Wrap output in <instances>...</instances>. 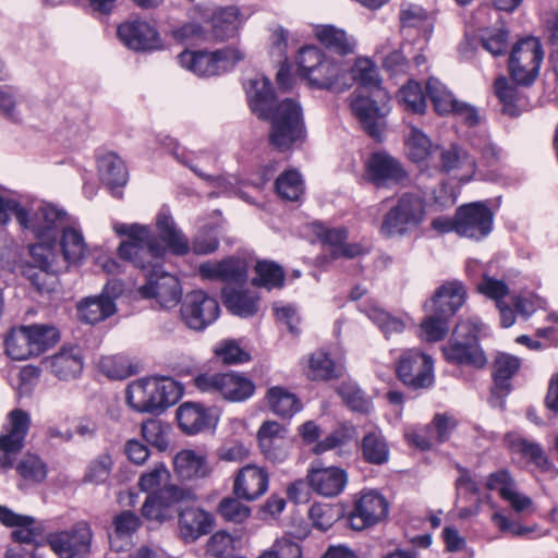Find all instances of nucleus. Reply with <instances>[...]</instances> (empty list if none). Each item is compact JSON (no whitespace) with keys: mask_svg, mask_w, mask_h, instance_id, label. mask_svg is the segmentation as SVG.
Wrapping results in <instances>:
<instances>
[{"mask_svg":"<svg viewBox=\"0 0 558 558\" xmlns=\"http://www.w3.org/2000/svg\"><path fill=\"white\" fill-rule=\"evenodd\" d=\"M114 231L128 236L118 248L119 256L146 272L147 281L140 287V294L155 299L161 307H174L182 299V288L175 276L161 270L165 248L151 231L137 223H117Z\"/></svg>","mask_w":558,"mask_h":558,"instance_id":"nucleus-1","label":"nucleus"},{"mask_svg":"<svg viewBox=\"0 0 558 558\" xmlns=\"http://www.w3.org/2000/svg\"><path fill=\"white\" fill-rule=\"evenodd\" d=\"M247 99L251 110L259 119L270 120L269 144L279 151H287L305 140L303 112L299 102L287 98L275 108L271 83L264 76L247 82Z\"/></svg>","mask_w":558,"mask_h":558,"instance_id":"nucleus-2","label":"nucleus"},{"mask_svg":"<svg viewBox=\"0 0 558 558\" xmlns=\"http://www.w3.org/2000/svg\"><path fill=\"white\" fill-rule=\"evenodd\" d=\"M179 398L175 383L166 377L141 378L131 383L128 403L141 413H157L174 404Z\"/></svg>","mask_w":558,"mask_h":558,"instance_id":"nucleus-3","label":"nucleus"},{"mask_svg":"<svg viewBox=\"0 0 558 558\" xmlns=\"http://www.w3.org/2000/svg\"><path fill=\"white\" fill-rule=\"evenodd\" d=\"M481 324L475 318L460 320L446 345L442 354L447 362L475 368L486 366L488 360L478 343Z\"/></svg>","mask_w":558,"mask_h":558,"instance_id":"nucleus-4","label":"nucleus"},{"mask_svg":"<svg viewBox=\"0 0 558 558\" xmlns=\"http://www.w3.org/2000/svg\"><path fill=\"white\" fill-rule=\"evenodd\" d=\"M66 221V213L52 204L35 201L23 205L17 222L38 240H56L57 230Z\"/></svg>","mask_w":558,"mask_h":558,"instance_id":"nucleus-5","label":"nucleus"},{"mask_svg":"<svg viewBox=\"0 0 558 558\" xmlns=\"http://www.w3.org/2000/svg\"><path fill=\"white\" fill-rule=\"evenodd\" d=\"M543 58L544 51L537 38L526 37L519 40L509 56L512 80L519 85H531L538 76Z\"/></svg>","mask_w":558,"mask_h":558,"instance_id":"nucleus-6","label":"nucleus"},{"mask_svg":"<svg viewBox=\"0 0 558 558\" xmlns=\"http://www.w3.org/2000/svg\"><path fill=\"white\" fill-rule=\"evenodd\" d=\"M194 385L203 392L219 393L226 400L241 402L253 396L255 385L234 373H204L194 378Z\"/></svg>","mask_w":558,"mask_h":558,"instance_id":"nucleus-7","label":"nucleus"},{"mask_svg":"<svg viewBox=\"0 0 558 558\" xmlns=\"http://www.w3.org/2000/svg\"><path fill=\"white\" fill-rule=\"evenodd\" d=\"M396 374L402 384L414 390L427 389L435 380L434 361L418 350H408L400 355Z\"/></svg>","mask_w":558,"mask_h":558,"instance_id":"nucleus-8","label":"nucleus"},{"mask_svg":"<svg viewBox=\"0 0 558 558\" xmlns=\"http://www.w3.org/2000/svg\"><path fill=\"white\" fill-rule=\"evenodd\" d=\"M219 313L217 300L202 290L190 291L182 299L180 316L189 329L205 330L218 318Z\"/></svg>","mask_w":558,"mask_h":558,"instance_id":"nucleus-9","label":"nucleus"},{"mask_svg":"<svg viewBox=\"0 0 558 558\" xmlns=\"http://www.w3.org/2000/svg\"><path fill=\"white\" fill-rule=\"evenodd\" d=\"M93 531L88 523L81 521L72 527L50 533L47 542L59 558H88Z\"/></svg>","mask_w":558,"mask_h":558,"instance_id":"nucleus-10","label":"nucleus"},{"mask_svg":"<svg viewBox=\"0 0 558 558\" xmlns=\"http://www.w3.org/2000/svg\"><path fill=\"white\" fill-rule=\"evenodd\" d=\"M425 214V199L417 193H404L386 215V227L390 233L402 234L420 226Z\"/></svg>","mask_w":558,"mask_h":558,"instance_id":"nucleus-11","label":"nucleus"},{"mask_svg":"<svg viewBox=\"0 0 558 558\" xmlns=\"http://www.w3.org/2000/svg\"><path fill=\"white\" fill-rule=\"evenodd\" d=\"M31 416L21 409H14L8 414V422L3 426L0 436V466L10 469L13 465L12 456L16 454L24 447L25 437L29 430Z\"/></svg>","mask_w":558,"mask_h":558,"instance_id":"nucleus-12","label":"nucleus"},{"mask_svg":"<svg viewBox=\"0 0 558 558\" xmlns=\"http://www.w3.org/2000/svg\"><path fill=\"white\" fill-rule=\"evenodd\" d=\"M457 234L473 240L486 238L493 230L494 214L482 202H474L457 209Z\"/></svg>","mask_w":558,"mask_h":558,"instance_id":"nucleus-13","label":"nucleus"},{"mask_svg":"<svg viewBox=\"0 0 558 558\" xmlns=\"http://www.w3.org/2000/svg\"><path fill=\"white\" fill-rule=\"evenodd\" d=\"M194 499L195 495L191 489L168 485L147 496L142 514L149 521L163 522L172 517L173 505Z\"/></svg>","mask_w":558,"mask_h":558,"instance_id":"nucleus-14","label":"nucleus"},{"mask_svg":"<svg viewBox=\"0 0 558 558\" xmlns=\"http://www.w3.org/2000/svg\"><path fill=\"white\" fill-rule=\"evenodd\" d=\"M308 488L315 494L332 498L340 495L348 484V473L338 466H325L317 461L312 463L306 474Z\"/></svg>","mask_w":558,"mask_h":558,"instance_id":"nucleus-15","label":"nucleus"},{"mask_svg":"<svg viewBox=\"0 0 558 558\" xmlns=\"http://www.w3.org/2000/svg\"><path fill=\"white\" fill-rule=\"evenodd\" d=\"M384 513V497L376 489L362 494L347 517L348 525L353 531H363L375 525Z\"/></svg>","mask_w":558,"mask_h":558,"instance_id":"nucleus-16","label":"nucleus"},{"mask_svg":"<svg viewBox=\"0 0 558 558\" xmlns=\"http://www.w3.org/2000/svg\"><path fill=\"white\" fill-rule=\"evenodd\" d=\"M117 34L128 48L135 51L153 50L160 46L157 31L146 21H126L119 25Z\"/></svg>","mask_w":558,"mask_h":558,"instance_id":"nucleus-17","label":"nucleus"},{"mask_svg":"<svg viewBox=\"0 0 558 558\" xmlns=\"http://www.w3.org/2000/svg\"><path fill=\"white\" fill-rule=\"evenodd\" d=\"M466 290L461 281L453 280L441 284L424 305L426 311L452 317L465 303Z\"/></svg>","mask_w":558,"mask_h":558,"instance_id":"nucleus-18","label":"nucleus"},{"mask_svg":"<svg viewBox=\"0 0 558 558\" xmlns=\"http://www.w3.org/2000/svg\"><path fill=\"white\" fill-rule=\"evenodd\" d=\"M199 276L206 280H219L227 284H243L247 279L245 263L229 257L219 262L208 260L199 265Z\"/></svg>","mask_w":558,"mask_h":558,"instance_id":"nucleus-19","label":"nucleus"},{"mask_svg":"<svg viewBox=\"0 0 558 558\" xmlns=\"http://www.w3.org/2000/svg\"><path fill=\"white\" fill-rule=\"evenodd\" d=\"M268 482V473L264 469L248 464L239 471L234 480L233 493L238 498L255 500L266 493Z\"/></svg>","mask_w":558,"mask_h":558,"instance_id":"nucleus-20","label":"nucleus"},{"mask_svg":"<svg viewBox=\"0 0 558 558\" xmlns=\"http://www.w3.org/2000/svg\"><path fill=\"white\" fill-rule=\"evenodd\" d=\"M487 487L497 490L517 513L533 511L532 499L517 490L514 481L508 471L500 470L490 474L487 480Z\"/></svg>","mask_w":558,"mask_h":558,"instance_id":"nucleus-21","label":"nucleus"},{"mask_svg":"<svg viewBox=\"0 0 558 558\" xmlns=\"http://www.w3.org/2000/svg\"><path fill=\"white\" fill-rule=\"evenodd\" d=\"M350 108L363 130L375 141L380 142L381 113L378 104L367 96L352 95Z\"/></svg>","mask_w":558,"mask_h":558,"instance_id":"nucleus-22","label":"nucleus"},{"mask_svg":"<svg viewBox=\"0 0 558 558\" xmlns=\"http://www.w3.org/2000/svg\"><path fill=\"white\" fill-rule=\"evenodd\" d=\"M147 228L151 231L153 234H155L149 227ZM156 229L158 231L159 239L163 242L165 245H162L157 238L155 239L165 248V252L168 250L178 256L186 255L190 252L191 246L189 239L178 228L171 216L165 213L158 214L156 218Z\"/></svg>","mask_w":558,"mask_h":558,"instance_id":"nucleus-23","label":"nucleus"},{"mask_svg":"<svg viewBox=\"0 0 558 558\" xmlns=\"http://www.w3.org/2000/svg\"><path fill=\"white\" fill-rule=\"evenodd\" d=\"M147 228L151 231L153 234H155L149 227ZM156 229L158 231L159 239L163 242L165 245H162L157 238L155 239L165 248V252L168 250L178 256L186 255L190 252L191 246L189 239L178 228L171 216L165 213L158 214L156 218Z\"/></svg>","mask_w":558,"mask_h":558,"instance_id":"nucleus-24","label":"nucleus"},{"mask_svg":"<svg viewBox=\"0 0 558 558\" xmlns=\"http://www.w3.org/2000/svg\"><path fill=\"white\" fill-rule=\"evenodd\" d=\"M177 418L181 429L190 435L210 429L217 423V417L208 409L192 402L179 407Z\"/></svg>","mask_w":558,"mask_h":558,"instance_id":"nucleus-25","label":"nucleus"},{"mask_svg":"<svg viewBox=\"0 0 558 558\" xmlns=\"http://www.w3.org/2000/svg\"><path fill=\"white\" fill-rule=\"evenodd\" d=\"M211 513L199 508L186 507L179 512V530L183 539L191 542L208 534L214 526Z\"/></svg>","mask_w":558,"mask_h":558,"instance_id":"nucleus-26","label":"nucleus"},{"mask_svg":"<svg viewBox=\"0 0 558 558\" xmlns=\"http://www.w3.org/2000/svg\"><path fill=\"white\" fill-rule=\"evenodd\" d=\"M46 368L60 379L75 378L83 369V357L77 347L62 348L58 353L44 360Z\"/></svg>","mask_w":558,"mask_h":558,"instance_id":"nucleus-27","label":"nucleus"},{"mask_svg":"<svg viewBox=\"0 0 558 558\" xmlns=\"http://www.w3.org/2000/svg\"><path fill=\"white\" fill-rule=\"evenodd\" d=\"M173 465L175 474L182 480L206 478L211 473L207 458L190 449L178 452L173 459Z\"/></svg>","mask_w":558,"mask_h":558,"instance_id":"nucleus-28","label":"nucleus"},{"mask_svg":"<svg viewBox=\"0 0 558 558\" xmlns=\"http://www.w3.org/2000/svg\"><path fill=\"white\" fill-rule=\"evenodd\" d=\"M78 317L86 324H97L117 312L110 295H95L83 299L77 305Z\"/></svg>","mask_w":558,"mask_h":558,"instance_id":"nucleus-29","label":"nucleus"},{"mask_svg":"<svg viewBox=\"0 0 558 558\" xmlns=\"http://www.w3.org/2000/svg\"><path fill=\"white\" fill-rule=\"evenodd\" d=\"M435 157L439 159L436 167L442 172L465 169L466 173L472 175L475 171V160L458 145H451L448 148L436 146Z\"/></svg>","mask_w":558,"mask_h":558,"instance_id":"nucleus-30","label":"nucleus"},{"mask_svg":"<svg viewBox=\"0 0 558 558\" xmlns=\"http://www.w3.org/2000/svg\"><path fill=\"white\" fill-rule=\"evenodd\" d=\"M0 522L14 529L11 533V537L15 542L31 544L35 541L37 533L34 527V518L17 514L11 509L0 506Z\"/></svg>","mask_w":558,"mask_h":558,"instance_id":"nucleus-31","label":"nucleus"},{"mask_svg":"<svg viewBox=\"0 0 558 558\" xmlns=\"http://www.w3.org/2000/svg\"><path fill=\"white\" fill-rule=\"evenodd\" d=\"M222 296L226 306L241 317L252 316L258 310V298L254 293L234 288L232 284H227L222 289Z\"/></svg>","mask_w":558,"mask_h":558,"instance_id":"nucleus-32","label":"nucleus"},{"mask_svg":"<svg viewBox=\"0 0 558 558\" xmlns=\"http://www.w3.org/2000/svg\"><path fill=\"white\" fill-rule=\"evenodd\" d=\"M266 400L269 409L278 416L289 418L301 411L302 403L299 398L281 386H274L267 390Z\"/></svg>","mask_w":558,"mask_h":558,"instance_id":"nucleus-33","label":"nucleus"},{"mask_svg":"<svg viewBox=\"0 0 558 558\" xmlns=\"http://www.w3.org/2000/svg\"><path fill=\"white\" fill-rule=\"evenodd\" d=\"M211 36L218 41H225L238 34L241 21L239 10L234 7L219 9L211 20Z\"/></svg>","mask_w":558,"mask_h":558,"instance_id":"nucleus-34","label":"nucleus"},{"mask_svg":"<svg viewBox=\"0 0 558 558\" xmlns=\"http://www.w3.org/2000/svg\"><path fill=\"white\" fill-rule=\"evenodd\" d=\"M101 181L109 187L123 186L128 181V170L123 160L116 154H107L98 161Z\"/></svg>","mask_w":558,"mask_h":558,"instance_id":"nucleus-35","label":"nucleus"},{"mask_svg":"<svg viewBox=\"0 0 558 558\" xmlns=\"http://www.w3.org/2000/svg\"><path fill=\"white\" fill-rule=\"evenodd\" d=\"M316 37L324 46L339 54L352 53L356 46L353 37L348 36L344 31L331 25L318 27L316 29Z\"/></svg>","mask_w":558,"mask_h":558,"instance_id":"nucleus-36","label":"nucleus"},{"mask_svg":"<svg viewBox=\"0 0 558 558\" xmlns=\"http://www.w3.org/2000/svg\"><path fill=\"white\" fill-rule=\"evenodd\" d=\"M180 64L198 76L218 75V63L213 52L183 51L178 56Z\"/></svg>","mask_w":558,"mask_h":558,"instance_id":"nucleus-37","label":"nucleus"},{"mask_svg":"<svg viewBox=\"0 0 558 558\" xmlns=\"http://www.w3.org/2000/svg\"><path fill=\"white\" fill-rule=\"evenodd\" d=\"M495 93L502 104V111L511 117L519 116L526 106V100L521 97L518 88L506 77L496 80Z\"/></svg>","mask_w":558,"mask_h":558,"instance_id":"nucleus-38","label":"nucleus"},{"mask_svg":"<svg viewBox=\"0 0 558 558\" xmlns=\"http://www.w3.org/2000/svg\"><path fill=\"white\" fill-rule=\"evenodd\" d=\"M13 271H20L39 293H49L54 290L57 278L50 269H36L31 262H15L9 266Z\"/></svg>","mask_w":558,"mask_h":558,"instance_id":"nucleus-39","label":"nucleus"},{"mask_svg":"<svg viewBox=\"0 0 558 558\" xmlns=\"http://www.w3.org/2000/svg\"><path fill=\"white\" fill-rule=\"evenodd\" d=\"M112 526L113 532L109 535L110 546L119 551L123 546L117 542L130 538L141 526V519L134 512L124 510L113 518Z\"/></svg>","mask_w":558,"mask_h":558,"instance_id":"nucleus-40","label":"nucleus"},{"mask_svg":"<svg viewBox=\"0 0 558 558\" xmlns=\"http://www.w3.org/2000/svg\"><path fill=\"white\" fill-rule=\"evenodd\" d=\"M352 81L365 88L380 87V73L376 63L368 57H359L349 70Z\"/></svg>","mask_w":558,"mask_h":558,"instance_id":"nucleus-41","label":"nucleus"},{"mask_svg":"<svg viewBox=\"0 0 558 558\" xmlns=\"http://www.w3.org/2000/svg\"><path fill=\"white\" fill-rule=\"evenodd\" d=\"M62 236L60 241L61 251L65 260L76 263L86 253V243L82 232L74 227H61Z\"/></svg>","mask_w":558,"mask_h":558,"instance_id":"nucleus-42","label":"nucleus"},{"mask_svg":"<svg viewBox=\"0 0 558 558\" xmlns=\"http://www.w3.org/2000/svg\"><path fill=\"white\" fill-rule=\"evenodd\" d=\"M402 28H420L425 34H430L434 27L433 17L420 5L403 3L399 13Z\"/></svg>","mask_w":558,"mask_h":558,"instance_id":"nucleus-43","label":"nucleus"},{"mask_svg":"<svg viewBox=\"0 0 558 558\" xmlns=\"http://www.w3.org/2000/svg\"><path fill=\"white\" fill-rule=\"evenodd\" d=\"M426 90L435 110L441 116L451 113L459 102L438 78L430 77L426 83Z\"/></svg>","mask_w":558,"mask_h":558,"instance_id":"nucleus-44","label":"nucleus"},{"mask_svg":"<svg viewBox=\"0 0 558 558\" xmlns=\"http://www.w3.org/2000/svg\"><path fill=\"white\" fill-rule=\"evenodd\" d=\"M342 366L336 365L325 351H316L311 355L308 377L313 380H329L342 375Z\"/></svg>","mask_w":558,"mask_h":558,"instance_id":"nucleus-45","label":"nucleus"},{"mask_svg":"<svg viewBox=\"0 0 558 558\" xmlns=\"http://www.w3.org/2000/svg\"><path fill=\"white\" fill-rule=\"evenodd\" d=\"M408 156L414 162H423L435 157L436 146L418 129L412 128L409 137L405 140Z\"/></svg>","mask_w":558,"mask_h":558,"instance_id":"nucleus-46","label":"nucleus"},{"mask_svg":"<svg viewBox=\"0 0 558 558\" xmlns=\"http://www.w3.org/2000/svg\"><path fill=\"white\" fill-rule=\"evenodd\" d=\"M5 351L13 360H27L35 356L26 326L12 329L5 338Z\"/></svg>","mask_w":558,"mask_h":558,"instance_id":"nucleus-47","label":"nucleus"},{"mask_svg":"<svg viewBox=\"0 0 558 558\" xmlns=\"http://www.w3.org/2000/svg\"><path fill=\"white\" fill-rule=\"evenodd\" d=\"M509 446L512 451L520 453L525 459H529L541 470L550 469L551 464L539 444L525 438L514 437L509 440Z\"/></svg>","mask_w":558,"mask_h":558,"instance_id":"nucleus-48","label":"nucleus"},{"mask_svg":"<svg viewBox=\"0 0 558 558\" xmlns=\"http://www.w3.org/2000/svg\"><path fill=\"white\" fill-rule=\"evenodd\" d=\"M312 86L320 89H330L340 82L339 65L325 58L319 65L306 77Z\"/></svg>","mask_w":558,"mask_h":558,"instance_id":"nucleus-49","label":"nucleus"},{"mask_svg":"<svg viewBox=\"0 0 558 558\" xmlns=\"http://www.w3.org/2000/svg\"><path fill=\"white\" fill-rule=\"evenodd\" d=\"M399 104L413 113H424L426 109V97L422 86L410 80L404 84L397 94Z\"/></svg>","mask_w":558,"mask_h":558,"instance_id":"nucleus-50","label":"nucleus"},{"mask_svg":"<svg viewBox=\"0 0 558 558\" xmlns=\"http://www.w3.org/2000/svg\"><path fill=\"white\" fill-rule=\"evenodd\" d=\"M521 361L514 355L499 353L494 362V379L496 389L508 391V380L519 371Z\"/></svg>","mask_w":558,"mask_h":558,"instance_id":"nucleus-51","label":"nucleus"},{"mask_svg":"<svg viewBox=\"0 0 558 558\" xmlns=\"http://www.w3.org/2000/svg\"><path fill=\"white\" fill-rule=\"evenodd\" d=\"M256 277L253 283L268 290L281 288L284 282L283 269L274 262L262 260L255 265Z\"/></svg>","mask_w":558,"mask_h":558,"instance_id":"nucleus-52","label":"nucleus"},{"mask_svg":"<svg viewBox=\"0 0 558 558\" xmlns=\"http://www.w3.org/2000/svg\"><path fill=\"white\" fill-rule=\"evenodd\" d=\"M171 427L157 418H149L142 423L141 432L143 438L159 451L168 448V435Z\"/></svg>","mask_w":558,"mask_h":558,"instance_id":"nucleus-53","label":"nucleus"},{"mask_svg":"<svg viewBox=\"0 0 558 558\" xmlns=\"http://www.w3.org/2000/svg\"><path fill=\"white\" fill-rule=\"evenodd\" d=\"M278 195L287 201H298L303 194L304 185L301 174L296 170H288L276 180Z\"/></svg>","mask_w":558,"mask_h":558,"instance_id":"nucleus-54","label":"nucleus"},{"mask_svg":"<svg viewBox=\"0 0 558 558\" xmlns=\"http://www.w3.org/2000/svg\"><path fill=\"white\" fill-rule=\"evenodd\" d=\"M26 329L35 355H39L59 339L58 330L51 325H31L26 326Z\"/></svg>","mask_w":558,"mask_h":558,"instance_id":"nucleus-55","label":"nucleus"},{"mask_svg":"<svg viewBox=\"0 0 558 558\" xmlns=\"http://www.w3.org/2000/svg\"><path fill=\"white\" fill-rule=\"evenodd\" d=\"M217 513L227 522L241 524L251 515V508L234 497H225L217 506Z\"/></svg>","mask_w":558,"mask_h":558,"instance_id":"nucleus-56","label":"nucleus"},{"mask_svg":"<svg viewBox=\"0 0 558 558\" xmlns=\"http://www.w3.org/2000/svg\"><path fill=\"white\" fill-rule=\"evenodd\" d=\"M430 312L432 314L421 323V338L428 342H435L448 333L450 316L438 314L435 311Z\"/></svg>","mask_w":558,"mask_h":558,"instance_id":"nucleus-57","label":"nucleus"},{"mask_svg":"<svg viewBox=\"0 0 558 558\" xmlns=\"http://www.w3.org/2000/svg\"><path fill=\"white\" fill-rule=\"evenodd\" d=\"M337 392L342 398L343 402L353 411L361 413H368L371 411V401L365 398L356 384L344 381L337 388Z\"/></svg>","mask_w":558,"mask_h":558,"instance_id":"nucleus-58","label":"nucleus"},{"mask_svg":"<svg viewBox=\"0 0 558 558\" xmlns=\"http://www.w3.org/2000/svg\"><path fill=\"white\" fill-rule=\"evenodd\" d=\"M112 466V457L107 452L100 453L87 465L84 482L97 485L105 483L110 476Z\"/></svg>","mask_w":558,"mask_h":558,"instance_id":"nucleus-59","label":"nucleus"},{"mask_svg":"<svg viewBox=\"0 0 558 558\" xmlns=\"http://www.w3.org/2000/svg\"><path fill=\"white\" fill-rule=\"evenodd\" d=\"M170 473L163 463L155 464L150 470L144 472L140 480L141 490L154 494L155 492L168 486Z\"/></svg>","mask_w":558,"mask_h":558,"instance_id":"nucleus-60","label":"nucleus"},{"mask_svg":"<svg viewBox=\"0 0 558 558\" xmlns=\"http://www.w3.org/2000/svg\"><path fill=\"white\" fill-rule=\"evenodd\" d=\"M56 240H40V242L29 245L28 252L36 269H50L54 259Z\"/></svg>","mask_w":558,"mask_h":558,"instance_id":"nucleus-61","label":"nucleus"},{"mask_svg":"<svg viewBox=\"0 0 558 558\" xmlns=\"http://www.w3.org/2000/svg\"><path fill=\"white\" fill-rule=\"evenodd\" d=\"M19 474L26 481L39 483L46 478L45 463L34 454H25L16 465Z\"/></svg>","mask_w":558,"mask_h":558,"instance_id":"nucleus-62","label":"nucleus"},{"mask_svg":"<svg viewBox=\"0 0 558 558\" xmlns=\"http://www.w3.org/2000/svg\"><path fill=\"white\" fill-rule=\"evenodd\" d=\"M98 366L100 372L111 379H124L132 375L131 366L122 356H104Z\"/></svg>","mask_w":558,"mask_h":558,"instance_id":"nucleus-63","label":"nucleus"},{"mask_svg":"<svg viewBox=\"0 0 558 558\" xmlns=\"http://www.w3.org/2000/svg\"><path fill=\"white\" fill-rule=\"evenodd\" d=\"M207 550L216 558H230L235 550V541L225 531L216 532L208 542Z\"/></svg>","mask_w":558,"mask_h":558,"instance_id":"nucleus-64","label":"nucleus"}]
</instances>
